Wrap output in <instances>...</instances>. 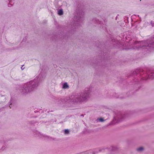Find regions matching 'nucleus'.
Returning <instances> with one entry per match:
<instances>
[{"label":"nucleus","instance_id":"1","mask_svg":"<svg viewBox=\"0 0 154 154\" xmlns=\"http://www.w3.org/2000/svg\"><path fill=\"white\" fill-rule=\"evenodd\" d=\"M133 43L131 44L132 46L127 49L138 50L140 48L142 49H150L152 48L154 49V37H152L147 41H143L141 42H130V43Z\"/></svg>","mask_w":154,"mask_h":154},{"label":"nucleus","instance_id":"6","mask_svg":"<svg viewBox=\"0 0 154 154\" xmlns=\"http://www.w3.org/2000/svg\"><path fill=\"white\" fill-rule=\"evenodd\" d=\"M34 134L40 137H42L43 136L44 137V136L43 134H41L39 132L37 131H35L34 132Z\"/></svg>","mask_w":154,"mask_h":154},{"label":"nucleus","instance_id":"20","mask_svg":"<svg viewBox=\"0 0 154 154\" xmlns=\"http://www.w3.org/2000/svg\"><path fill=\"white\" fill-rule=\"evenodd\" d=\"M21 68L22 69H22V67H21Z\"/></svg>","mask_w":154,"mask_h":154},{"label":"nucleus","instance_id":"15","mask_svg":"<svg viewBox=\"0 0 154 154\" xmlns=\"http://www.w3.org/2000/svg\"><path fill=\"white\" fill-rule=\"evenodd\" d=\"M151 24L152 27L154 26V22H152Z\"/></svg>","mask_w":154,"mask_h":154},{"label":"nucleus","instance_id":"12","mask_svg":"<svg viewBox=\"0 0 154 154\" xmlns=\"http://www.w3.org/2000/svg\"><path fill=\"white\" fill-rule=\"evenodd\" d=\"M143 150V149L142 147H140L137 149V150L138 151H141Z\"/></svg>","mask_w":154,"mask_h":154},{"label":"nucleus","instance_id":"5","mask_svg":"<svg viewBox=\"0 0 154 154\" xmlns=\"http://www.w3.org/2000/svg\"><path fill=\"white\" fill-rule=\"evenodd\" d=\"M77 15L75 16V18L77 19V22L82 21L84 15L83 10L82 8L77 9Z\"/></svg>","mask_w":154,"mask_h":154},{"label":"nucleus","instance_id":"16","mask_svg":"<svg viewBox=\"0 0 154 154\" xmlns=\"http://www.w3.org/2000/svg\"><path fill=\"white\" fill-rule=\"evenodd\" d=\"M126 40H127V41H127V42L128 43V41H130V39H129L128 40V39L127 40V38H126Z\"/></svg>","mask_w":154,"mask_h":154},{"label":"nucleus","instance_id":"7","mask_svg":"<svg viewBox=\"0 0 154 154\" xmlns=\"http://www.w3.org/2000/svg\"><path fill=\"white\" fill-rule=\"evenodd\" d=\"M69 88V86L66 83H64L63 85V88L66 89Z\"/></svg>","mask_w":154,"mask_h":154},{"label":"nucleus","instance_id":"8","mask_svg":"<svg viewBox=\"0 0 154 154\" xmlns=\"http://www.w3.org/2000/svg\"><path fill=\"white\" fill-rule=\"evenodd\" d=\"M63 11L62 9H60L58 11V14L59 15H61L63 14Z\"/></svg>","mask_w":154,"mask_h":154},{"label":"nucleus","instance_id":"19","mask_svg":"<svg viewBox=\"0 0 154 154\" xmlns=\"http://www.w3.org/2000/svg\"><path fill=\"white\" fill-rule=\"evenodd\" d=\"M59 103H61L60 102H59Z\"/></svg>","mask_w":154,"mask_h":154},{"label":"nucleus","instance_id":"11","mask_svg":"<svg viewBox=\"0 0 154 154\" xmlns=\"http://www.w3.org/2000/svg\"><path fill=\"white\" fill-rule=\"evenodd\" d=\"M93 21H95V23H97L100 24V23H101V21H99L98 20H96V19H94L93 20Z\"/></svg>","mask_w":154,"mask_h":154},{"label":"nucleus","instance_id":"13","mask_svg":"<svg viewBox=\"0 0 154 154\" xmlns=\"http://www.w3.org/2000/svg\"><path fill=\"white\" fill-rule=\"evenodd\" d=\"M9 2L10 3L8 5V6L9 7H11L12 6L11 4L12 3V2L11 1H9Z\"/></svg>","mask_w":154,"mask_h":154},{"label":"nucleus","instance_id":"9","mask_svg":"<svg viewBox=\"0 0 154 154\" xmlns=\"http://www.w3.org/2000/svg\"><path fill=\"white\" fill-rule=\"evenodd\" d=\"M124 118L123 117V116L122 115H120V119H119L118 120H117V121L118 122H120L122 121V119Z\"/></svg>","mask_w":154,"mask_h":154},{"label":"nucleus","instance_id":"18","mask_svg":"<svg viewBox=\"0 0 154 154\" xmlns=\"http://www.w3.org/2000/svg\"><path fill=\"white\" fill-rule=\"evenodd\" d=\"M9 107L10 108H11V106L10 105L9 106Z\"/></svg>","mask_w":154,"mask_h":154},{"label":"nucleus","instance_id":"2","mask_svg":"<svg viewBox=\"0 0 154 154\" xmlns=\"http://www.w3.org/2000/svg\"><path fill=\"white\" fill-rule=\"evenodd\" d=\"M91 90L90 88H86L83 92L73 94L69 97L68 101L73 104L85 101L89 96Z\"/></svg>","mask_w":154,"mask_h":154},{"label":"nucleus","instance_id":"4","mask_svg":"<svg viewBox=\"0 0 154 154\" xmlns=\"http://www.w3.org/2000/svg\"><path fill=\"white\" fill-rule=\"evenodd\" d=\"M136 75L138 77H141V79L143 80L154 78V71H149L144 73L141 69H137L134 71L132 75Z\"/></svg>","mask_w":154,"mask_h":154},{"label":"nucleus","instance_id":"10","mask_svg":"<svg viewBox=\"0 0 154 154\" xmlns=\"http://www.w3.org/2000/svg\"><path fill=\"white\" fill-rule=\"evenodd\" d=\"M104 120L103 118H100L98 119L97 120V122H102L104 121Z\"/></svg>","mask_w":154,"mask_h":154},{"label":"nucleus","instance_id":"17","mask_svg":"<svg viewBox=\"0 0 154 154\" xmlns=\"http://www.w3.org/2000/svg\"><path fill=\"white\" fill-rule=\"evenodd\" d=\"M117 119V118H116V117H115L114 118V119L116 120Z\"/></svg>","mask_w":154,"mask_h":154},{"label":"nucleus","instance_id":"3","mask_svg":"<svg viewBox=\"0 0 154 154\" xmlns=\"http://www.w3.org/2000/svg\"><path fill=\"white\" fill-rule=\"evenodd\" d=\"M40 75L36 77L33 80L30 81L24 85L22 92L23 93H27L33 90L38 86L40 80Z\"/></svg>","mask_w":154,"mask_h":154},{"label":"nucleus","instance_id":"14","mask_svg":"<svg viewBox=\"0 0 154 154\" xmlns=\"http://www.w3.org/2000/svg\"><path fill=\"white\" fill-rule=\"evenodd\" d=\"M64 132L65 134H68L69 133V131L67 129H66L65 130Z\"/></svg>","mask_w":154,"mask_h":154}]
</instances>
